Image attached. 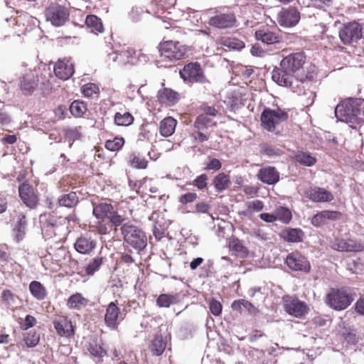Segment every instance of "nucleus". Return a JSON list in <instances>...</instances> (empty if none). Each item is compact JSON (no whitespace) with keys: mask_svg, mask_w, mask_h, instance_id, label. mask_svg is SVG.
Masks as SVG:
<instances>
[{"mask_svg":"<svg viewBox=\"0 0 364 364\" xmlns=\"http://www.w3.org/2000/svg\"><path fill=\"white\" fill-rule=\"evenodd\" d=\"M39 340V336L35 333H28V336L25 338V342L28 347L36 346L38 343Z\"/></svg>","mask_w":364,"mask_h":364,"instance_id":"60","label":"nucleus"},{"mask_svg":"<svg viewBox=\"0 0 364 364\" xmlns=\"http://www.w3.org/2000/svg\"><path fill=\"white\" fill-rule=\"evenodd\" d=\"M306 56L303 53H294L284 57L280 62V68H276L272 73V79L280 86L290 88L299 95H306V90L311 83V76L301 75Z\"/></svg>","mask_w":364,"mask_h":364,"instance_id":"1","label":"nucleus"},{"mask_svg":"<svg viewBox=\"0 0 364 364\" xmlns=\"http://www.w3.org/2000/svg\"><path fill=\"white\" fill-rule=\"evenodd\" d=\"M96 245V240L91 237L81 236L76 240L74 247L79 253L89 255L95 248Z\"/></svg>","mask_w":364,"mask_h":364,"instance_id":"24","label":"nucleus"},{"mask_svg":"<svg viewBox=\"0 0 364 364\" xmlns=\"http://www.w3.org/2000/svg\"><path fill=\"white\" fill-rule=\"evenodd\" d=\"M121 231L124 241L136 250L141 251L146 246V236L136 225L131 223H124L121 228Z\"/></svg>","mask_w":364,"mask_h":364,"instance_id":"3","label":"nucleus"},{"mask_svg":"<svg viewBox=\"0 0 364 364\" xmlns=\"http://www.w3.org/2000/svg\"><path fill=\"white\" fill-rule=\"evenodd\" d=\"M235 17L233 14H220L211 17L209 24L219 28H226L234 26Z\"/></svg>","mask_w":364,"mask_h":364,"instance_id":"21","label":"nucleus"},{"mask_svg":"<svg viewBox=\"0 0 364 364\" xmlns=\"http://www.w3.org/2000/svg\"><path fill=\"white\" fill-rule=\"evenodd\" d=\"M275 216H277V220L284 224H288L292 218V215L289 209L282 206L277 208Z\"/></svg>","mask_w":364,"mask_h":364,"instance_id":"46","label":"nucleus"},{"mask_svg":"<svg viewBox=\"0 0 364 364\" xmlns=\"http://www.w3.org/2000/svg\"><path fill=\"white\" fill-rule=\"evenodd\" d=\"M0 301L5 307L13 311L21 305L19 296L9 289H4L1 291Z\"/></svg>","mask_w":364,"mask_h":364,"instance_id":"23","label":"nucleus"},{"mask_svg":"<svg viewBox=\"0 0 364 364\" xmlns=\"http://www.w3.org/2000/svg\"><path fill=\"white\" fill-rule=\"evenodd\" d=\"M178 299L176 295L162 294L156 299V305L160 308H168L171 304L178 303Z\"/></svg>","mask_w":364,"mask_h":364,"instance_id":"42","label":"nucleus"},{"mask_svg":"<svg viewBox=\"0 0 364 364\" xmlns=\"http://www.w3.org/2000/svg\"><path fill=\"white\" fill-rule=\"evenodd\" d=\"M114 120L117 126H129L133 123L134 117L128 112L124 113L117 112Z\"/></svg>","mask_w":364,"mask_h":364,"instance_id":"43","label":"nucleus"},{"mask_svg":"<svg viewBox=\"0 0 364 364\" xmlns=\"http://www.w3.org/2000/svg\"><path fill=\"white\" fill-rule=\"evenodd\" d=\"M19 196L23 203L30 208H34L38 204V197L33 187L28 183H22L18 188Z\"/></svg>","mask_w":364,"mask_h":364,"instance_id":"14","label":"nucleus"},{"mask_svg":"<svg viewBox=\"0 0 364 364\" xmlns=\"http://www.w3.org/2000/svg\"><path fill=\"white\" fill-rule=\"evenodd\" d=\"M208 162L206 164L205 169L218 171L221 168V162L215 158L208 157Z\"/></svg>","mask_w":364,"mask_h":364,"instance_id":"59","label":"nucleus"},{"mask_svg":"<svg viewBox=\"0 0 364 364\" xmlns=\"http://www.w3.org/2000/svg\"><path fill=\"white\" fill-rule=\"evenodd\" d=\"M119 54L118 50H112L111 52H107V58H106V62L108 63L109 65H118L121 66L119 65Z\"/></svg>","mask_w":364,"mask_h":364,"instance_id":"55","label":"nucleus"},{"mask_svg":"<svg viewBox=\"0 0 364 364\" xmlns=\"http://www.w3.org/2000/svg\"><path fill=\"white\" fill-rule=\"evenodd\" d=\"M257 177L262 182L272 185L279 181V174L274 167L266 166L259 171Z\"/></svg>","mask_w":364,"mask_h":364,"instance_id":"25","label":"nucleus"},{"mask_svg":"<svg viewBox=\"0 0 364 364\" xmlns=\"http://www.w3.org/2000/svg\"><path fill=\"white\" fill-rule=\"evenodd\" d=\"M148 161L143 157L134 156L131 160V164L136 168H146Z\"/></svg>","mask_w":364,"mask_h":364,"instance_id":"56","label":"nucleus"},{"mask_svg":"<svg viewBox=\"0 0 364 364\" xmlns=\"http://www.w3.org/2000/svg\"><path fill=\"white\" fill-rule=\"evenodd\" d=\"M211 123L210 119L204 114H200L196 119L194 127L198 130L206 129Z\"/></svg>","mask_w":364,"mask_h":364,"instance_id":"51","label":"nucleus"},{"mask_svg":"<svg viewBox=\"0 0 364 364\" xmlns=\"http://www.w3.org/2000/svg\"><path fill=\"white\" fill-rule=\"evenodd\" d=\"M213 183L216 191L222 192L229 188L230 176L225 173H220L214 178Z\"/></svg>","mask_w":364,"mask_h":364,"instance_id":"37","label":"nucleus"},{"mask_svg":"<svg viewBox=\"0 0 364 364\" xmlns=\"http://www.w3.org/2000/svg\"><path fill=\"white\" fill-rule=\"evenodd\" d=\"M119 65L134 64V55L136 52L129 47H124L121 50H118Z\"/></svg>","mask_w":364,"mask_h":364,"instance_id":"35","label":"nucleus"},{"mask_svg":"<svg viewBox=\"0 0 364 364\" xmlns=\"http://www.w3.org/2000/svg\"><path fill=\"white\" fill-rule=\"evenodd\" d=\"M103 258L101 256L95 257L86 267L85 272L87 274L92 275L97 271L102 264Z\"/></svg>","mask_w":364,"mask_h":364,"instance_id":"49","label":"nucleus"},{"mask_svg":"<svg viewBox=\"0 0 364 364\" xmlns=\"http://www.w3.org/2000/svg\"><path fill=\"white\" fill-rule=\"evenodd\" d=\"M157 97L161 103L175 104L178 101V93L171 89L164 88L158 92Z\"/></svg>","mask_w":364,"mask_h":364,"instance_id":"33","label":"nucleus"},{"mask_svg":"<svg viewBox=\"0 0 364 364\" xmlns=\"http://www.w3.org/2000/svg\"><path fill=\"white\" fill-rule=\"evenodd\" d=\"M89 351L92 355L97 358L103 357L106 354L105 350L102 346L95 342L90 343Z\"/></svg>","mask_w":364,"mask_h":364,"instance_id":"53","label":"nucleus"},{"mask_svg":"<svg viewBox=\"0 0 364 364\" xmlns=\"http://www.w3.org/2000/svg\"><path fill=\"white\" fill-rule=\"evenodd\" d=\"M86 25L99 33L103 32L104 28L101 19L95 15H88L85 19Z\"/></svg>","mask_w":364,"mask_h":364,"instance_id":"45","label":"nucleus"},{"mask_svg":"<svg viewBox=\"0 0 364 364\" xmlns=\"http://www.w3.org/2000/svg\"><path fill=\"white\" fill-rule=\"evenodd\" d=\"M143 10L141 8L134 7L129 12V18L133 22H137L140 20Z\"/></svg>","mask_w":364,"mask_h":364,"instance_id":"64","label":"nucleus"},{"mask_svg":"<svg viewBox=\"0 0 364 364\" xmlns=\"http://www.w3.org/2000/svg\"><path fill=\"white\" fill-rule=\"evenodd\" d=\"M77 203L78 197L75 192H70L68 194L63 195L58 199L59 205L66 208H73L75 206Z\"/></svg>","mask_w":364,"mask_h":364,"instance_id":"40","label":"nucleus"},{"mask_svg":"<svg viewBox=\"0 0 364 364\" xmlns=\"http://www.w3.org/2000/svg\"><path fill=\"white\" fill-rule=\"evenodd\" d=\"M177 121L171 117L164 118L160 123L159 130L163 136H171L176 129Z\"/></svg>","mask_w":364,"mask_h":364,"instance_id":"27","label":"nucleus"},{"mask_svg":"<svg viewBox=\"0 0 364 364\" xmlns=\"http://www.w3.org/2000/svg\"><path fill=\"white\" fill-rule=\"evenodd\" d=\"M38 77L35 70H31L26 73L21 80V88L24 94L32 93L37 87Z\"/></svg>","mask_w":364,"mask_h":364,"instance_id":"20","label":"nucleus"},{"mask_svg":"<svg viewBox=\"0 0 364 364\" xmlns=\"http://www.w3.org/2000/svg\"><path fill=\"white\" fill-rule=\"evenodd\" d=\"M166 342L160 335H156L152 341L150 348L156 355H161L165 350Z\"/></svg>","mask_w":364,"mask_h":364,"instance_id":"41","label":"nucleus"},{"mask_svg":"<svg viewBox=\"0 0 364 364\" xmlns=\"http://www.w3.org/2000/svg\"><path fill=\"white\" fill-rule=\"evenodd\" d=\"M360 31V23H350L340 30L339 38L344 44H350L361 38Z\"/></svg>","mask_w":364,"mask_h":364,"instance_id":"12","label":"nucleus"},{"mask_svg":"<svg viewBox=\"0 0 364 364\" xmlns=\"http://www.w3.org/2000/svg\"><path fill=\"white\" fill-rule=\"evenodd\" d=\"M80 127L79 128H73L68 129L65 130V136L70 140H77L80 139L82 136V134L80 132Z\"/></svg>","mask_w":364,"mask_h":364,"instance_id":"57","label":"nucleus"},{"mask_svg":"<svg viewBox=\"0 0 364 364\" xmlns=\"http://www.w3.org/2000/svg\"><path fill=\"white\" fill-rule=\"evenodd\" d=\"M299 19V12L295 8L290 7L280 12L279 23L282 26L291 27L295 26Z\"/></svg>","mask_w":364,"mask_h":364,"instance_id":"16","label":"nucleus"},{"mask_svg":"<svg viewBox=\"0 0 364 364\" xmlns=\"http://www.w3.org/2000/svg\"><path fill=\"white\" fill-rule=\"evenodd\" d=\"M255 37L257 40L261 41L263 43L267 45L274 44L279 41V38L275 33L266 28L257 31L255 32Z\"/></svg>","mask_w":364,"mask_h":364,"instance_id":"26","label":"nucleus"},{"mask_svg":"<svg viewBox=\"0 0 364 364\" xmlns=\"http://www.w3.org/2000/svg\"><path fill=\"white\" fill-rule=\"evenodd\" d=\"M233 311L242 313L247 311L250 314H255L257 312V308L250 301L245 299H238L234 301L231 304Z\"/></svg>","mask_w":364,"mask_h":364,"instance_id":"32","label":"nucleus"},{"mask_svg":"<svg viewBox=\"0 0 364 364\" xmlns=\"http://www.w3.org/2000/svg\"><path fill=\"white\" fill-rule=\"evenodd\" d=\"M302 3L306 7H315L321 9L329 6L332 0H303Z\"/></svg>","mask_w":364,"mask_h":364,"instance_id":"48","label":"nucleus"},{"mask_svg":"<svg viewBox=\"0 0 364 364\" xmlns=\"http://www.w3.org/2000/svg\"><path fill=\"white\" fill-rule=\"evenodd\" d=\"M180 75L185 81L205 84L208 80L204 75L203 70L198 62L190 63L180 70Z\"/></svg>","mask_w":364,"mask_h":364,"instance_id":"7","label":"nucleus"},{"mask_svg":"<svg viewBox=\"0 0 364 364\" xmlns=\"http://www.w3.org/2000/svg\"><path fill=\"white\" fill-rule=\"evenodd\" d=\"M87 299L80 293L71 295L67 301V306L70 309H80L87 304Z\"/></svg>","mask_w":364,"mask_h":364,"instance_id":"38","label":"nucleus"},{"mask_svg":"<svg viewBox=\"0 0 364 364\" xmlns=\"http://www.w3.org/2000/svg\"><path fill=\"white\" fill-rule=\"evenodd\" d=\"M207 175L201 174L193 181V185L198 189H203L207 186Z\"/></svg>","mask_w":364,"mask_h":364,"instance_id":"61","label":"nucleus"},{"mask_svg":"<svg viewBox=\"0 0 364 364\" xmlns=\"http://www.w3.org/2000/svg\"><path fill=\"white\" fill-rule=\"evenodd\" d=\"M296 162L306 166H313L317 161L316 158L309 152L298 151L294 156Z\"/></svg>","mask_w":364,"mask_h":364,"instance_id":"39","label":"nucleus"},{"mask_svg":"<svg viewBox=\"0 0 364 364\" xmlns=\"http://www.w3.org/2000/svg\"><path fill=\"white\" fill-rule=\"evenodd\" d=\"M220 45L227 47L232 50H240L245 47V43L235 37L222 36L218 39Z\"/></svg>","mask_w":364,"mask_h":364,"instance_id":"28","label":"nucleus"},{"mask_svg":"<svg viewBox=\"0 0 364 364\" xmlns=\"http://www.w3.org/2000/svg\"><path fill=\"white\" fill-rule=\"evenodd\" d=\"M197 198V194L195 193H187L179 198V202L182 204H187L193 202Z\"/></svg>","mask_w":364,"mask_h":364,"instance_id":"63","label":"nucleus"},{"mask_svg":"<svg viewBox=\"0 0 364 364\" xmlns=\"http://www.w3.org/2000/svg\"><path fill=\"white\" fill-rule=\"evenodd\" d=\"M209 308L210 312L215 316H219L221 314L222 305L219 301L213 299L210 301L209 304Z\"/></svg>","mask_w":364,"mask_h":364,"instance_id":"62","label":"nucleus"},{"mask_svg":"<svg viewBox=\"0 0 364 364\" xmlns=\"http://www.w3.org/2000/svg\"><path fill=\"white\" fill-rule=\"evenodd\" d=\"M286 264L294 271L309 272L311 269L310 263L306 257L298 252L290 253L286 258Z\"/></svg>","mask_w":364,"mask_h":364,"instance_id":"11","label":"nucleus"},{"mask_svg":"<svg viewBox=\"0 0 364 364\" xmlns=\"http://www.w3.org/2000/svg\"><path fill=\"white\" fill-rule=\"evenodd\" d=\"M333 248L341 252H359L364 250V245L353 240L336 239Z\"/></svg>","mask_w":364,"mask_h":364,"instance_id":"15","label":"nucleus"},{"mask_svg":"<svg viewBox=\"0 0 364 364\" xmlns=\"http://www.w3.org/2000/svg\"><path fill=\"white\" fill-rule=\"evenodd\" d=\"M53 326L60 336L70 338L74 334L72 322L66 317L60 316L54 319Z\"/></svg>","mask_w":364,"mask_h":364,"instance_id":"18","label":"nucleus"},{"mask_svg":"<svg viewBox=\"0 0 364 364\" xmlns=\"http://www.w3.org/2000/svg\"><path fill=\"white\" fill-rule=\"evenodd\" d=\"M26 228L27 220L26 216L23 214H21L18 215V220L14 228V239L16 242H20L24 238Z\"/></svg>","mask_w":364,"mask_h":364,"instance_id":"29","label":"nucleus"},{"mask_svg":"<svg viewBox=\"0 0 364 364\" xmlns=\"http://www.w3.org/2000/svg\"><path fill=\"white\" fill-rule=\"evenodd\" d=\"M82 93L87 97H91L93 95L98 93L99 87L95 83H87L81 88Z\"/></svg>","mask_w":364,"mask_h":364,"instance_id":"52","label":"nucleus"},{"mask_svg":"<svg viewBox=\"0 0 364 364\" xmlns=\"http://www.w3.org/2000/svg\"><path fill=\"white\" fill-rule=\"evenodd\" d=\"M54 73L58 78L66 80L74 73V67L69 60H59L54 66Z\"/></svg>","mask_w":364,"mask_h":364,"instance_id":"17","label":"nucleus"},{"mask_svg":"<svg viewBox=\"0 0 364 364\" xmlns=\"http://www.w3.org/2000/svg\"><path fill=\"white\" fill-rule=\"evenodd\" d=\"M282 302L284 311L288 314L296 318H301L309 311L306 304L294 296H284Z\"/></svg>","mask_w":364,"mask_h":364,"instance_id":"6","label":"nucleus"},{"mask_svg":"<svg viewBox=\"0 0 364 364\" xmlns=\"http://www.w3.org/2000/svg\"><path fill=\"white\" fill-rule=\"evenodd\" d=\"M247 209L242 213L245 215H248L255 212H259L264 208V203L260 200H255L246 203Z\"/></svg>","mask_w":364,"mask_h":364,"instance_id":"47","label":"nucleus"},{"mask_svg":"<svg viewBox=\"0 0 364 364\" xmlns=\"http://www.w3.org/2000/svg\"><path fill=\"white\" fill-rule=\"evenodd\" d=\"M40 223L43 236L46 239L52 238L57 235L60 228V218L51 214H43L40 216Z\"/></svg>","mask_w":364,"mask_h":364,"instance_id":"9","label":"nucleus"},{"mask_svg":"<svg viewBox=\"0 0 364 364\" xmlns=\"http://www.w3.org/2000/svg\"><path fill=\"white\" fill-rule=\"evenodd\" d=\"M123 319L124 316L120 311V309L117 306L115 302H110L106 309L105 315V323L106 326L109 328L114 330Z\"/></svg>","mask_w":364,"mask_h":364,"instance_id":"13","label":"nucleus"},{"mask_svg":"<svg viewBox=\"0 0 364 364\" xmlns=\"http://www.w3.org/2000/svg\"><path fill=\"white\" fill-rule=\"evenodd\" d=\"M334 112L338 121L355 127L364 122V100L356 98L341 101L336 107Z\"/></svg>","mask_w":364,"mask_h":364,"instance_id":"2","label":"nucleus"},{"mask_svg":"<svg viewBox=\"0 0 364 364\" xmlns=\"http://www.w3.org/2000/svg\"><path fill=\"white\" fill-rule=\"evenodd\" d=\"M166 227L164 225L157 220L155 222L153 228V234L157 240H160L164 235Z\"/></svg>","mask_w":364,"mask_h":364,"instance_id":"54","label":"nucleus"},{"mask_svg":"<svg viewBox=\"0 0 364 364\" xmlns=\"http://www.w3.org/2000/svg\"><path fill=\"white\" fill-rule=\"evenodd\" d=\"M124 144V140L122 137H115L113 140H107L105 143L107 149L116 151L119 150Z\"/></svg>","mask_w":364,"mask_h":364,"instance_id":"50","label":"nucleus"},{"mask_svg":"<svg viewBox=\"0 0 364 364\" xmlns=\"http://www.w3.org/2000/svg\"><path fill=\"white\" fill-rule=\"evenodd\" d=\"M283 237L289 242H299L303 240L304 233L299 228H289L283 232Z\"/></svg>","mask_w":364,"mask_h":364,"instance_id":"36","label":"nucleus"},{"mask_svg":"<svg viewBox=\"0 0 364 364\" xmlns=\"http://www.w3.org/2000/svg\"><path fill=\"white\" fill-rule=\"evenodd\" d=\"M159 53L162 59L173 62L183 59L187 48L179 42L168 41L160 43Z\"/></svg>","mask_w":364,"mask_h":364,"instance_id":"5","label":"nucleus"},{"mask_svg":"<svg viewBox=\"0 0 364 364\" xmlns=\"http://www.w3.org/2000/svg\"><path fill=\"white\" fill-rule=\"evenodd\" d=\"M29 291L31 295L37 300H43L47 296L46 287L38 281H33L29 284Z\"/></svg>","mask_w":364,"mask_h":364,"instance_id":"34","label":"nucleus"},{"mask_svg":"<svg viewBox=\"0 0 364 364\" xmlns=\"http://www.w3.org/2000/svg\"><path fill=\"white\" fill-rule=\"evenodd\" d=\"M229 247L237 257L245 258L248 255L247 248L243 245L241 240L236 237H232L230 240Z\"/></svg>","mask_w":364,"mask_h":364,"instance_id":"30","label":"nucleus"},{"mask_svg":"<svg viewBox=\"0 0 364 364\" xmlns=\"http://www.w3.org/2000/svg\"><path fill=\"white\" fill-rule=\"evenodd\" d=\"M288 113L280 109H264L261 114V122L264 129L269 132L278 134L280 124L288 119Z\"/></svg>","mask_w":364,"mask_h":364,"instance_id":"4","label":"nucleus"},{"mask_svg":"<svg viewBox=\"0 0 364 364\" xmlns=\"http://www.w3.org/2000/svg\"><path fill=\"white\" fill-rule=\"evenodd\" d=\"M92 205L93 215L97 219L108 218L111 211L113 210V206L107 203H92Z\"/></svg>","mask_w":364,"mask_h":364,"instance_id":"31","label":"nucleus"},{"mask_svg":"<svg viewBox=\"0 0 364 364\" xmlns=\"http://www.w3.org/2000/svg\"><path fill=\"white\" fill-rule=\"evenodd\" d=\"M46 20L55 26H63L68 19V14L66 9L58 4L50 6L46 12Z\"/></svg>","mask_w":364,"mask_h":364,"instance_id":"10","label":"nucleus"},{"mask_svg":"<svg viewBox=\"0 0 364 364\" xmlns=\"http://www.w3.org/2000/svg\"><path fill=\"white\" fill-rule=\"evenodd\" d=\"M352 299L344 290L331 289L326 295V302L336 310L346 309L351 303Z\"/></svg>","mask_w":364,"mask_h":364,"instance_id":"8","label":"nucleus"},{"mask_svg":"<svg viewBox=\"0 0 364 364\" xmlns=\"http://www.w3.org/2000/svg\"><path fill=\"white\" fill-rule=\"evenodd\" d=\"M108 219L114 226H119L124 221V218L114 210L111 211Z\"/></svg>","mask_w":364,"mask_h":364,"instance_id":"58","label":"nucleus"},{"mask_svg":"<svg viewBox=\"0 0 364 364\" xmlns=\"http://www.w3.org/2000/svg\"><path fill=\"white\" fill-rule=\"evenodd\" d=\"M307 197L316 203L331 202L334 199L333 195L326 189L320 187H314L306 193Z\"/></svg>","mask_w":364,"mask_h":364,"instance_id":"22","label":"nucleus"},{"mask_svg":"<svg viewBox=\"0 0 364 364\" xmlns=\"http://www.w3.org/2000/svg\"><path fill=\"white\" fill-rule=\"evenodd\" d=\"M87 109V105L79 100L73 102L70 106L71 114L76 117H82L86 112Z\"/></svg>","mask_w":364,"mask_h":364,"instance_id":"44","label":"nucleus"},{"mask_svg":"<svg viewBox=\"0 0 364 364\" xmlns=\"http://www.w3.org/2000/svg\"><path fill=\"white\" fill-rule=\"evenodd\" d=\"M341 214L338 211L323 210L318 213L311 218V224L316 228L326 225L329 220L340 218Z\"/></svg>","mask_w":364,"mask_h":364,"instance_id":"19","label":"nucleus"}]
</instances>
